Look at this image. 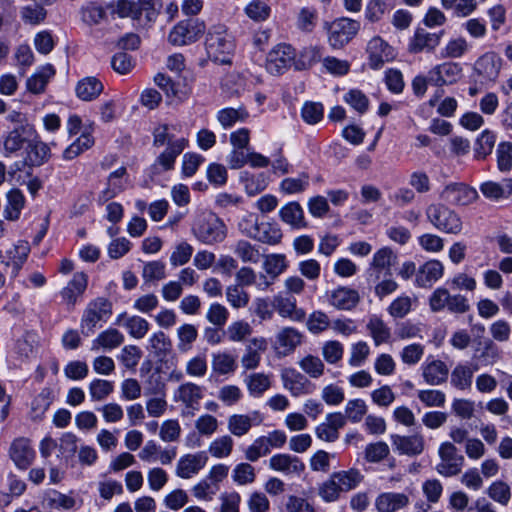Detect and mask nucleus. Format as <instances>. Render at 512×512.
<instances>
[{
  "instance_id": "nucleus-31",
  "label": "nucleus",
  "mask_w": 512,
  "mask_h": 512,
  "mask_svg": "<svg viewBox=\"0 0 512 512\" xmlns=\"http://www.w3.org/2000/svg\"><path fill=\"white\" fill-rule=\"evenodd\" d=\"M283 232L274 221H260L253 240L262 244L276 246L282 242Z\"/></svg>"
},
{
  "instance_id": "nucleus-59",
  "label": "nucleus",
  "mask_w": 512,
  "mask_h": 512,
  "mask_svg": "<svg viewBox=\"0 0 512 512\" xmlns=\"http://www.w3.org/2000/svg\"><path fill=\"white\" fill-rule=\"evenodd\" d=\"M234 441L231 436L223 435L214 439L209 445V453L215 458H226L231 455Z\"/></svg>"
},
{
  "instance_id": "nucleus-13",
  "label": "nucleus",
  "mask_w": 512,
  "mask_h": 512,
  "mask_svg": "<svg viewBox=\"0 0 512 512\" xmlns=\"http://www.w3.org/2000/svg\"><path fill=\"white\" fill-rule=\"evenodd\" d=\"M501 67V57L497 53L489 51L475 61L473 72L482 83L494 82L499 76Z\"/></svg>"
},
{
  "instance_id": "nucleus-7",
  "label": "nucleus",
  "mask_w": 512,
  "mask_h": 512,
  "mask_svg": "<svg viewBox=\"0 0 512 512\" xmlns=\"http://www.w3.org/2000/svg\"><path fill=\"white\" fill-rule=\"evenodd\" d=\"M112 13L121 18L140 19L145 14L147 22L155 21L157 12L153 0H115L110 4Z\"/></svg>"
},
{
  "instance_id": "nucleus-28",
  "label": "nucleus",
  "mask_w": 512,
  "mask_h": 512,
  "mask_svg": "<svg viewBox=\"0 0 512 512\" xmlns=\"http://www.w3.org/2000/svg\"><path fill=\"white\" fill-rule=\"evenodd\" d=\"M392 444L400 454L416 456L421 454L425 448V440L422 434L415 433L408 436H392Z\"/></svg>"
},
{
  "instance_id": "nucleus-2",
  "label": "nucleus",
  "mask_w": 512,
  "mask_h": 512,
  "mask_svg": "<svg viewBox=\"0 0 512 512\" xmlns=\"http://www.w3.org/2000/svg\"><path fill=\"white\" fill-rule=\"evenodd\" d=\"M192 233L203 244L213 245L226 238L227 227L216 214L206 212L196 217Z\"/></svg>"
},
{
  "instance_id": "nucleus-47",
  "label": "nucleus",
  "mask_w": 512,
  "mask_h": 512,
  "mask_svg": "<svg viewBox=\"0 0 512 512\" xmlns=\"http://www.w3.org/2000/svg\"><path fill=\"white\" fill-rule=\"evenodd\" d=\"M397 255L389 247L377 250L371 260L370 267L377 272L385 271L390 274L391 267L395 264Z\"/></svg>"
},
{
  "instance_id": "nucleus-9",
  "label": "nucleus",
  "mask_w": 512,
  "mask_h": 512,
  "mask_svg": "<svg viewBox=\"0 0 512 512\" xmlns=\"http://www.w3.org/2000/svg\"><path fill=\"white\" fill-rule=\"evenodd\" d=\"M205 29V23L199 19L184 20L173 27L168 40L173 45H187L197 41Z\"/></svg>"
},
{
  "instance_id": "nucleus-26",
  "label": "nucleus",
  "mask_w": 512,
  "mask_h": 512,
  "mask_svg": "<svg viewBox=\"0 0 512 512\" xmlns=\"http://www.w3.org/2000/svg\"><path fill=\"white\" fill-rule=\"evenodd\" d=\"M444 273L443 264L436 259L429 260L419 267L415 284L421 288H430Z\"/></svg>"
},
{
  "instance_id": "nucleus-4",
  "label": "nucleus",
  "mask_w": 512,
  "mask_h": 512,
  "mask_svg": "<svg viewBox=\"0 0 512 512\" xmlns=\"http://www.w3.org/2000/svg\"><path fill=\"white\" fill-rule=\"evenodd\" d=\"M188 140L181 134V127L177 125L162 126V168H173L176 158L184 151Z\"/></svg>"
},
{
  "instance_id": "nucleus-57",
  "label": "nucleus",
  "mask_w": 512,
  "mask_h": 512,
  "mask_svg": "<svg viewBox=\"0 0 512 512\" xmlns=\"http://www.w3.org/2000/svg\"><path fill=\"white\" fill-rule=\"evenodd\" d=\"M271 447L265 436L257 437L245 450L244 455L248 461L256 462L261 457L267 456L271 452Z\"/></svg>"
},
{
  "instance_id": "nucleus-51",
  "label": "nucleus",
  "mask_w": 512,
  "mask_h": 512,
  "mask_svg": "<svg viewBox=\"0 0 512 512\" xmlns=\"http://www.w3.org/2000/svg\"><path fill=\"white\" fill-rule=\"evenodd\" d=\"M94 145V138L90 133L83 132L73 143H71L63 152L65 160H73L90 149Z\"/></svg>"
},
{
  "instance_id": "nucleus-56",
  "label": "nucleus",
  "mask_w": 512,
  "mask_h": 512,
  "mask_svg": "<svg viewBox=\"0 0 512 512\" xmlns=\"http://www.w3.org/2000/svg\"><path fill=\"white\" fill-rule=\"evenodd\" d=\"M253 332L252 326L245 320H238L232 322L225 331L227 338L230 342H243Z\"/></svg>"
},
{
  "instance_id": "nucleus-8",
  "label": "nucleus",
  "mask_w": 512,
  "mask_h": 512,
  "mask_svg": "<svg viewBox=\"0 0 512 512\" xmlns=\"http://www.w3.org/2000/svg\"><path fill=\"white\" fill-rule=\"evenodd\" d=\"M440 462L436 466L437 472L444 477L458 475L464 466V456L459 453L454 443L445 441L438 448Z\"/></svg>"
},
{
  "instance_id": "nucleus-40",
  "label": "nucleus",
  "mask_w": 512,
  "mask_h": 512,
  "mask_svg": "<svg viewBox=\"0 0 512 512\" xmlns=\"http://www.w3.org/2000/svg\"><path fill=\"white\" fill-rule=\"evenodd\" d=\"M331 476L342 493L356 489L364 479V475L356 468L334 472Z\"/></svg>"
},
{
  "instance_id": "nucleus-10",
  "label": "nucleus",
  "mask_w": 512,
  "mask_h": 512,
  "mask_svg": "<svg viewBox=\"0 0 512 512\" xmlns=\"http://www.w3.org/2000/svg\"><path fill=\"white\" fill-rule=\"evenodd\" d=\"M30 253L28 242L19 241L5 253L0 250V258L2 260V268L6 270L7 275L11 279H15Z\"/></svg>"
},
{
  "instance_id": "nucleus-48",
  "label": "nucleus",
  "mask_w": 512,
  "mask_h": 512,
  "mask_svg": "<svg viewBox=\"0 0 512 512\" xmlns=\"http://www.w3.org/2000/svg\"><path fill=\"white\" fill-rule=\"evenodd\" d=\"M222 92L228 97H239L246 89L245 78L237 72L225 75L221 82Z\"/></svg>"
},
{
  "instance_id": "nucleus-14",
  "label": "nucleus",
  "mask_w": 512,
  "mask_h": 512,
  "mask_svg": "<svg viewBox=\"0 0 512 512\" xmlns=\"http://www.w3.org/2000/svg\"><path fill=\"white\" fill-rule=\"evenodd\" d=\"M440 197L452 205L467 206L474 203L479 195L475 188L464 183H450L444 187Z\"/></svg>"
},
{
  "instance_id": "nucleus-35",
  "label": "nucleus",
  "mask_w": 512,
  "mask_h": 512,
  "mask_svg": "<svg viewBox=\"0 0 512 512\" xmlns=\"http://www.w3.org/2000/svg\"><path fill=\"white\" fill-rule=\"evenodd\" d=\"M280 219L287 225L295 229L307 227L304 211L298 202H289L279 210Z\"/></svg>"
},
{
  "instance_id": "nucleus-42",
  "label": "nucleus",
  "mask_w": 512,
  "mask_h": 512,
  "mask_svg": "<svg viewBox=\"0 0 512 512\" xmlns=\"http://www.w3.org/2000/svg\"><path fill=\"white\" fill-rule=\"evenodd\" d=\"M124 342V335L115 328H109L92 341L91 350L98 351L100 348L112 350L119 347Z\"/></svg>"
},
{
  "instance_id": "nucleus-27",
  "label": "nucleus",
  "mask_w": 512,
  "mask_h": 512,
  "mask_svg": "<svg viewBox=\"0 0 512 512\" xmlns=\"http://www.w3.org/2000/svg\"><path fill=\"white\" fill-rule=\"evenodd\" d=\"M273 306L283 318H288L294 322H302L305 319L306 313L303 309L297 308L294 297L279 293L273 298Z\"/></svg>"
},
{
  "instance_id": "nucleus-29",
  "label": "nucleus",
  "mask_w": 512,
  "mask_h": 512,
  "mask_svg": "<svg viewBox=\"0 0 512 512\" xmlns=\"http://www.w3.org/2000/svg\"><path fill=\"white\" fill-rule=\"evenodd\" d=\"M410 503L409 497L404 493L384 492L375 499L377 512H396Z\"/></svg>"
},
{
  "instance_id": "nucleus-24",
  "label": "nucleus",
  "mask_w": 512,
  "mask_h": 512,
  "mask_svg": "<svg viewBox=\"0 0 512 512\" xmlns=\"http://www.w3.org/2000/svg\"><path fill=\"white\" fill-rule=\"evenodd\" d=\"M303 335L293 327L282 328L275 336L274 349L278 355L288 356L301 345Z\"/></svg>"
},
{
  "instance_id": "nucleus-32",
  "label": "nucleus",
  "mask_w": 512,
  "mask_h": 512,
  "mask_svg": "<svg viewBox=\"0 0 512 512\" xmlns=\"http://www.w3.org/2000/svg\"><path fill=\"white\" fill-rule=\"evenodd\" d=\"M162 91L166 96V104L176 105L184 101L189 92L185 83L180 79H172L162 75Z\"/></svg>"
},
{
  "instance_id": "nucleus-19",
  "label": "nucleus",
  "mask_w": 512,
  "mask_h": 512,
  "mask_svg": "<svg viewBox=\"0 0 512 512\" xmlns=\"http://www.w3.org/2000/svg\"><path fill=\"white\" fill-rule=\"evenodd\" d=\"M88 286V276L84 272H77L60 291V296L68 308H74Z\"/></svg>"
},
{
  "instance_id": "nucleus-16",
  "label": "nucleus",
  "mask_w": 512,
  "mask_h": 512,
  "mask_svg": "<svg viewBox=\"0 0 512 512\" xmlns=\"http://www.w3.org/2000/svg\"><path fill=\"white\" fill-rule=\"evenodd\" d=\"M461 75V66L454 62L438 64L429 70L430 84L438 87L456 83Z\"/></svg>"
},
{
  "instance_id": "nucleus-54",
  "label": "nucleus",
  "mask_w": 512,
  "mask_h": 512,
  "mask_svg": "<svg viewBox=\"0 0 512 512\" xmlns=\"http://www.w3.org/2000/svg\"><path fill=\"white\" fill-rule=\"evenodd\" d=\"M474 370L464 364H458L451 373V384L459 390L470 389Z\"/></svg>"
},
{
  "instance_id": "nucleus-53",
  "label": "nucleus",
  "mask_w": 512,
  "mask_h": 512,
  "mask_svg": "<svg viewBox=\"0 0 512 512\" xmlns=\"http://www.w3.org/2000/svg\"><path fill=\"white\" fill-rule=\"evenodd\" d=\"M310 177L307 173H301L298 177H288L281 181L279 189L287 195L303 193L309 186Z\"/></svg>"
},
{
  "instance_id": "nucleus-58",
  "label": "nucleus",
  "mask_w": 512,
  "mask_h": 512,
  "mask_svg": "<svg viewBox=\"0 0 512 512\" xmlns=\"http://www.w3.org/2000/svg\"><path fill=\"white\" fill-rule=\"evenodd\" d=\"M45 502L49 508L69 510L75 507L76 500L69 495L50 490L45 495Z\"/></svg>"
},
{
  "instance_id": "nucleus-46",
  "label": "nucleus",
  "mask_w": 512,
  "mask_h": 512,
  "mask_svg": "<svg viewBox=\"0 0 512 512\" xmlns=\"http://www.w3.org/2000/svg\"><path fill=\"white\" fill-rule=\"evenodd\" d=\"M174 398L176 401H181L187 407L193 408L202 398V389L200 386L188 382L178 387Z\"/></svg>"
},
{
  "instance_id": "nucleus-6",
  "label": "nucleus",
  "mask_w": 512,
  "mask_h": 512,
  "mask_svg": "<svg viewBox=\"0 0 512 512\" xmlns=\"http://www.w3.org/2000/svg\"><path fill=\"white\" fill-rule=\"evenodd\" d=\"M360 22L342 17L325 23L328 42L333 49H341L347 45L359 32Z\"/></svg>"
},
{
  "instance_id": "nucleus-45",
  "label": "nucleus",
  "mask_w": 512,
  "mask_h": 512,
  "mask_svg": "<svg viewBox=\"0 0 512 512\" xmlns=\"http://www.w3.org/2000/svg\"><path fill=\"white\" fill-rule=\"evenodd\" d=\"M25 205V197L21 190L12 189L6 194V205L4 208V217L7 220H18Z\"/></svg>"
},
{
  "instance_id": "nucleus-44",
  "label": "nucleus",
  "mask_w": 512,
  "mask_h": 512,
  "mask_svg": "<svg viewBox=\"0 0 512 512\" xmlns=\"http://www.w3.org/2000/svg\"><path fill=\"white\" fill-rule=\"evenodd\" d=\"M249 117V113L244 106L238 108L226 107L220 109L216 118L224 129H229L238 122H244Z\"/></svg>"
},
{
  "instance_id": "nucleus-25",
  "label": "nucleus",
  "mask_w": 512,
  "mask_h": 512,
  "mask_svg": "<svg viewBox=\"0 0 512 512\" xmlns=\"http://www.w3.org/2000/svg\"><path fill=\"white\" fill-rule=\"evenodd\" d=\"M328 302L337 310L350 311L360 302V295L357 290L339 286L327 294Z\"/></svg>"
},
{
  "instance_id": "nucleus-3",
  "label": "nucleus",
  "mask_w": 512,
  "mask_h": 512,
  "mask_svg": "<svg viewBox=\"0 0 512 512\" xmlns=\"http://www.w3.org/2000/svg\"><path fill=\"white\" fill-rule=\"evenodd\" d=\"M112 315V303L105 297H97L88 302L80 320V330L85 336L95 332L97 326H102Z\"/></svg>"
},
{
  "instance_id": "nucleus-21",
  "label": "nucleus",
  "mask_w": 512,
  "mask_h": 512,
  "mask_svg": "<svg viewBox=\"0 0 512 512\" xmlns=\"http://www.w3.org/2000/svg\"><path fill=\"white\" fill-rule=\"evenodd\" d=\"M35 130L31 124L16 126L5 136L3 141L4 155L9 156L21 150L24 144L34 135Z\"/></svg>"
},
{
  "instance_id": "nucleus-64",
  "label": "nucleus",
  "mask_w": 512,
  "mask_h": 512,
  "mask_svg": "<svg viewBox=\"0 0 512 512\" xmlns=\"http://www.w3.org/2000/svg\"><path fill=\"white\" fill-rule=\"evenodd\" d=\"M135 65V59L126 52L115 53L111 58L112 69L120 75H127L131 73L135 68Z\"/></svg>"
},
{
  "instance_id": "nucleus-60",
  "label": "nucleus",
  "mask_w": 512,
  "mask_h": 512,
  "mask_svg": "<svg viewBox=\"0 0 512 512\" xmlns=\"http://www.w3.org/2000/svg\"><path fill=\"white\" fill-rule=\"evenodd\" d=\"M194 248L186 241L177 243L169 257L170 264L173 267L185 265L191 259Z\"/></svg>"
},
{
  "instance_id": "nucleus-61",
  "label": "nucleus",
  "mask_w": 512,
  "mask_h": 512,
  "mask_svg": "<svg viewBox=\"0 0 512 512\" xmlns=\"http://www.w3.org/2000/svg\"><path fill=\"white\" fill-rule=\"evenodd\" d=\"M53 402L52 390L44 388L32 401L31 409L34 419H41Z\"/></svg>"
},
{
  "instance_id": "nucleus-55",
  "label": "nucleus",
  "mask_w": 512,
  "mask_h": 512,
  "mask_svg": "<svg viewBox=\"0 0 512 512\" xmlns=\"http://www.w3.org/2000/svg\"><path fill=\"white\" fill-rule=\"evenodd\" d=\"M300 369L309 377L317 379L324 375V362L315 355L308 354L298 361Z\"/></svg>"
},
{
  "instance_id": "nucleus-62",
  "label": "nucleus",
  "mask_w": 512,
  "mask_h": 512,
  "mask_svg": "<svg viewBox=\"0 0 512 512\" xmlns=\"http://www.w3.org/2000/svg\"><path fill=\"white\" fill-rule=\"evenodd\" d=\"M470 46L464 37L450 39L441 51L443 58H460L466 54Z\"/></svg>"
},
{
  "instance_id": "nucleus-63",
  "label": "nucleus",
  "mask_w": 512,
  "mask_h": 512,
  "mask_svg": "<svg viewBox=\"0 0 512 512\" xmlns=\"http://www.w3.org/2000/svg\"><path fill=\"white\" fill-rule=\"evenodd\" d=\"M487 495L495 502L506 506L511 498L510 486L501 480L494 481L487 489Z\"/></svg>"
},
{
  "instance_id": "nucleus-36",
  "label": "nucleus",
  "mask_w": 512,
  "mask_h": 512,
  "mask_svg": "<svg viewBox=\"0 0 512 512\" xmlns=\"http://www.w3.org/2000/svg\"><path fill=\"white\" fill-rule=\"evenodd\" d=\"M236 356L227 351H219L212 354V372L219 376L232 375L237 370Z\"/></svg>"
},
{
  "instance_id": "nucleus-52",
  "label": "nucleus",
  "mask_w": 512,
  "mask_h": 512,
  "mask_svg": "<svg viewBox=\"0 0 512 512\" xmlns=\"http://www.w3.org/2000/svg\"><path fill=\"white\" fill-rule=\"evenodd\" d=\"M235 255L244 263L256 264L261 259L259 249L247 240H239L234 246Z\"/></svg>"
},
{
  "instance_id": "nucleus-34",
  "label": "nucleus",
  "mask_w": 512,
  "mask_h": 512,
  "mask_svg": "<svg viewBox=\"0 0 512 512\" xmlns=\"http://www.w3.org/2000/svg\"><path fill=\"white\" fill-rule=\"evenodd\" d=\"M207 460L205 452L188 454L179 460L177 473L181 478H190L206 465Z\"/></svg>"
},
{
  "instance_id": "nucleus-17",
  "label": "nucleus",
  "mask_w": 512,
  "mask_h": 512,
  "mask_svg": "<svg viewBox=\"0 0 512 512\" xmlns=\"http://www.w3.org/2000/svg\"><path fill=\"white\" fill-rule=\"evenodd\" d=\"M9 455L14 464L22 470L27 469L35 459V451L28 438L14 439L9 448Z\"/></svg>"
},
{
  "instance_id": "nucleus-23",
  "label": "nucleus",
  "mask_w": 512,
  "mask_h": 512,
  "mask_svg": "<svg viewBox=\"0 0 512 512\" xmlns=\"http://www.w3.org/2000/svg\"><path fill=\"white\" fill-rule=\"evenodd\" d=\"M268 348V342L264 337L249 339L241 357V366L245 371L255 370L261 362V354Z\"/></svg>"
},
{
  "instance_id": "nucleus-30",
  "label": "nucleus",
  "mask_w": 512,
  "mask_h": 512,
  "mask_svg": "<svg viewBox=\"0 0 512 512\" xmlns=\"http://www.w3.org/2000/svg\"><path fill=\"white\" fill-rule=\"evenodd\" d=\"M448 375L449 369L447 365L441 360H427L422 365V376L425 382L429 385H441L442 383L446 382Z\"/></svg>"
},
{
  "instance_id": "nucleus-20",
  "label": "nucleus",
  "mask_w": 512,
  "mask_h": 512,
  "mask_svg": "<svg viewBox=\"0 0 512 512\" xmlns=\"http://www.w3.org/2000/svg\"><path fill=\"white\" fill-rule=\"evenodd\" d=\"M443 32L431 33L425 29L418 28L409 39L408 51L412 54L421 52H432L440 44Z\"/></svg>"
},
{
  "instance_id": "nucleus-22",
  "label": "nucleus",
  "mask_w": 512,
  "mask_h": 512,
  "mask_svg": "<svg viewBox=\"0 0 512 512\" xmlns=\"http://www.w3.org/2000/svg\"><path fill=\"white\" fill-rule=\"evenodd\" d=\"M269 468L285 475L299 476L305 470V464L295 455L278 453L269 459Z\"/></svg>"
},
{
  "instance_id": "nucleus-12",
  "label": "nucleus",
  "mask_w": 512,
  "mask_h": 512,
  "mask_svg": "<svg viewBox=\"0 0 512 512\" xmlns=\"http://www.w3.org/2000/svg\"><path fill=\"white\" fill-rule=\"evenodd\" d=\"M295 59V50L291 45L279 44L267 55L266 69L272 75L285 73Z\"/></svg>"
},
{
  "instance_id": "nucleus-39",
  "label": "nucleus",
  "mask_w": 512,
  "mask_h": 512,
  "mask_svg": "<svg viewBox=\"0 0 512 512\" xmlns=\"http://www.w3.org/2000/svg\"><path fill=\"white\" fill-rule=\"evenodd\" d=\"M289 267L285 254L271 253L263 256L262 268L265 273L275 281Z\"/></svg>"
},
{
  "instance_id": "nucleus-37",
  "label": "nucleus",
  "mask_w": 512,
  "mask_h": 512,
  "mask_svg": "<svg viewBox=\"0 0 512 512\" xmlns=\"http://www.w3.org/2000/svg\"><path fill=\"white\" fill-rule=\"evenodd\" d=\"M55 75V69L51 64H46L40 67L32 76L26 81V88L33 94H41Z\"/></svg>"
},
{
  "instance_id": "nucleus-43",
  "label": "nucleus",
  "mask_w": 512,
  "mask_h": 512,
  "mask_svg": "<svg viewBox=\"0 0 512 512\" xmlns=\"http://www.w3.org/2000/svg\"><path fill=\"white\" fill-rule=\"evenodd\" d=\"M46 5L41 3H34L23 5L19 9V16L24 24L36 26L43 23L48 15L45 9Z\"/></svg>"
},
{
  "instance_id": "nucleus-41",
  "label": "nucleus",
  "mask_w": 512,
  "mask_h": 512,
  "mask_svg": "<svg viewBox=\"0 0 512 512\" xmlns=\"http://www.w3.org/2000/svg\"><path fill=\"white\" fill-rule=\"evenodd\" d=\"M102 82L93 76L81 79L75 88L76 95L83 101H92L96 99L103 91Z\"/></svg>"
},
{
  "instance_id": "nucleus-33",
  "label": "nucleus",
  "mask_w": 512,
  "mask_h": 512,
  "mask_svg": "<svg viewBox=\"0 0 512 512\" xmlns=\"http://www.w3.org/2000/svg\"><path fill=\"white\" fill-rule=\"evenodd\" d=\"M243 382L251 397H262L272 386V375L264 372H253L245 376Z\"/></svg>"
},
{
  "instance_id": "nucleus-18",
  "label": "nucleus",
  "mask_w": 512,
  "mask_h": 512,
  "mask_svg": "<svg viewBox=\"0 0 512 512\" xmlns=\"http://www.w3.org/2000/svg\"><path fill=\"white\" fill-rule=\"evenodd\" d=\"M262 421L263 418L258 411L248 414H233L228 417L227 428L232 435L242 437L248 434L253 426L260 425Z\"/></svg>"
},
{
  "instance_id": "nucleus-15",
  "label": "nucleus",
  "mask_w": 512,
  "mask_h": 512,
  "mask_svg": "<svg viewBox=\"0 0 512 512\" xmlns=\"http://www.w3.org/2000/svg\"><path fill=\"white\" fill-rule=\"evenodd\" d=\"M370 68L380 69L385 63L395 59L396 53L392 46L379 36L373 37L367 44Z\"/></svg>"
},
{
  "instance_id": "nucleus-5",
  "label": "nucleus",
  "mask_w": 512,
  "mask_h": 512,
  "mask_svg": "<svg viewBox=\"0 0 512 512\" xmlns=\"http://www.w3.org/2000/svg\"><path fill=\"white\" fill-rule=\"evenodd\" d=\"M429 222L439 231L447 234H460L463 222L460 215L444 204H431L426 209Z\"/></svg>"
},
{
  "instance_id": "nucleus-1",
  "label": "nucleus",
  "mask_w": 512,
  "mask_h": 512,
  "mask_svg": "<svg viewBox=\"0 0 512 512\" xmlns=\"http://www.w3.org/2000/svg\"><path fill=\"white\" fill-rule=\"evenodd\" d=\"M205 48L209 58L214 62L231 63L235 44L225 25L217 24L210 27L205 40Z\"/></svg>"
},
{
  "instance_id": "nucleus-50",
  "label": "nucleus",
  "mask_w": 512,
  "mask_h": 512,
  "mask_svg": "<svg viewBox=\"0 0 512 512\" xmlns=\"http://www.w3.org/2000/svg\"><path fill=\"white\" fill-rule=\"evenodd\" d=\"M496 142V134L491 130H484L476 139L474 155L476 159H485L491 154Z\"/></svg>"
},
{
  "instance_id": "nucleus-38",
  "label": "nucleus",
  "mask_w": 512,
  "mask_h": 512,
  "mask_svg": "<svg viewBox=\"0 0 512 512\" xmlns=\"http://www.w3.org/2000/svg\"><path fill=\"white\" fill-rule=\"evenodd\" d=\"M127 184V170L125 167H120L112 172L108 177V186L102 191L100 200L106 202L117 194L122 192Z\"/></svg>"
},
{
  "instance_id": "nucleus-49",
  "label": "nucleus",
  "mask_w": 512,
  "mask_h": 512,
  "mask_svg": "<svg viewBox=\"0 0 512 512\" xmlns=\"http://www.w3.org/2000/svg\"><path fill=\"white\" fill-rule=\"evenodd\" d=\"M367 329L376 346L386 343L391 336L389 327L376 315L369 318Z\"/></svg>"
},
{
  "instance_id": "nucleus-11",
  "label": "nucleus",
  "mask_w": 512,
  "mask_h": 512,
  "mask_svg": "<svg viewBox=\"0 0 512 512\" xmlns=\"http://www.w3.org/2000/svg\"><path fill=\"white\" fill-rule=\"evenodd\" d=\"M280 378L283 388L286 389L293 397H300L312 394L315 385L301 372L295 368L286 367L281 370Z\"/></svg>"
}]
</instances>
